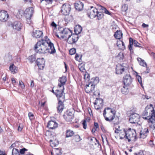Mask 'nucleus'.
I'll use <instances>...</instances> for the list:
<instances>
[{
	"mask_svg": "<svg viewBox=\"0 0 155 155\" xmlns=\"http://www.w3.org/2000/svg\"><path fill=\"white\" fill-rule=\"evenodd\" d=\"M146 67V70L144 71V72L146 74L150 72V70L149 68L147 67V66Z\"/></svg>",
	"mask_w": 155,
	"mask_h": 155,
	"instance_id": "052dcab7",
	"label": "nucleus"
},
{
	"mask_svg": "<svg viewBox=\"0 0 155 155\" xmlns=\"http://www.w3.org/2000/svg\"><path fill=\"white\" fill-rule=\"evenodd\" d=\"M64 117L66 121L68 122L71 121L74 117V114L70 111H67L64 115Z\"/></svg>",
	"mask_w": 155,
	"mask_h": 155,
	"instance_id": "2eb2a0df",
	"label": "nucleus"
},
{
	"mask_svg": "<svg viewBox=\"0 0 155 155\" xmlns=\"http://www.w3.org/2000/svg\"><path fill=\"white\" fill-rule=\"evenodd\" d=\"M12 155H20L18 150L16 148H13L12 151Z\"/></svg>",
	"mask_w": 155,
	"mask_h": 155,
	"instance_id": "4c0bfd02",
	"label": "nucleus"
},
{
	"mask_svg": "<svg viewBox=\"0 0 155 155\" xmlns=\"http://www.w3.org/2000/svg\"><path fill=\"white\" fill-rule=\"evenodd\" d=\"M27 59L31 63H32L36 60V58L35 55V54H33L30 55L28 58Z\"/></svg>",
	"mask_w": 155,
	"mask_h": 155,
	"instance_id": "2f4dec72",
	"label": "nucleus"
},
{
	"mask_svg": "<svg viewBox=\"0 0 155 155\" xmlns=\"http://www.w3.org/2000/svg\"><path fill=\"white\" fill-rule=\"evenodd\" d=\"M95 102L94 103V105H99V104H100V106H102L103 105V100L101 98H97Z\"/></svg>",
	"mask_w": 155,
	"mask_h": 155,
	"instance_id": "473e14b6",
	"label": "nucleus"
},
{
	"mask_svg": "<svg viewBox=\"0 0 155 155\" xmlns=\"http://www.w3.org/2000/svg\"><path fill=\"white\" fill-rule=\"evenodd\" d=\"M94 126L95 127H95L96 128H97L99 126L98 123L97 122H94Z\"/></svg>",
	"mask_w": 155,
	"mask_h": 155,
	"instance_id": "e2e57ef3",
	"label": "nucleus"
},
{
	"mask_svg": "<svg viewBox=\"0 0 155 155\" xmlns=\"http://www.w3.org/2000/svg\"><path fill=\"white\" fill-rule=\"evenodd\" d=\"M4 59L6 62H10L12 60V56L10 54L8 53L5 55Z\"/></svg>",
	"mask_w": 155,
	"mask_h": 155,
	"instance_id": "7c9ffc66",
	"label": "nucleus"
},
{
	"mask_svg": "<svg viewBox=\"0 0 155 155\" xmlns=\"http://www.w3.org/2000/svg\"><path fill=\"white\" fill-rule=\"evenodd\" d=\"M22 27V24L19 21H15L12 25L13 28L17 31L20 30Z\"/></svg>",
	"mask_w": 155,
	"mask_h": 155,
	"instance_id": "5701e85b",
	"label": "nucleus"
},
{
	"mask_svg": "<svg viewBox=\"0 0 155 155\" xmlns=\"http://www.w3.org/2000/svg\"><path fill=\"white\" fill-rule=\"evenodd\" d=\"M82 124L83 125V128L85 129L87 128V125L86 124V120H84L83 121Z\"/></svg>",
	"mask_w": 155,
	"mask_h": 155,
	"instance_id": "8fccbe9b",
	"label": "nucleus"
},
{
	"mask_svg": "<svg viewBox=\"0 0 155 155\" xmlns=\"http://www.w3.org/2000/svg\"><path fill=\"white\" fill-rule=\"evenodd\" d=\"M89 139H90V141H93V140L96 141H97V142H98V140L95 138L93 137V138H92L91 137Z\"/></svg>",
	"mask_w": 155,
	"mask_h": 155,
	"instance_id": "bf43d9fd",
	"label": "nucleus"
},
{
	"mask_svg": "<svg viewBox=\"0 0 155 155\" xmlns=\"http://www.w3.org/2000/svg\"><path fill=\"white\" fill-rule=\"evenodd\" d=\"M99 81V78L97 77L92 78L91 81L88 83V84L86 85L85 89V92L87 93H89L92 92L95 87L96 84Z\"/></svg>",
	"mask_w": 155,
	"mask_h": 155,
	"instance_id": "39448f33",
	"label": "nucleus"
},
{
	"mask_svg": "<svg viewBox=\"0 0 155 155\" xmlns=\"http://www.w3.org/2000/svg\"><path fill=\"white\" fill-rule=\"evenodd\" d=\"M64 101L58 100V106L57 107L58 113H60L62 111L64 107L63 102Z\"/></svg>",
	"mask_w": 155,
	"mask_h": 155,
	"instance_id": "412c9836",
	"label": "nucleus"
},
{
	"mask_svg": "<svg viewBox=\"0 0 155 155\" xmlns=\"http://www.w3.org/2000/svg\"><path fill=\"white\" fill-rule=\"evenodd\" d=\"M43 33L42 31L38 30H34L32 34V36L36 38H39L42 37Z\"/></svg>",
	"mask_w": 155,
	"mask_h": 155,
	"instance_id": "6ab92c4d",
	"label": "nucleus"
},
{
	"mask_svg": "<svg viewBox=\"0 0 155 155\" xmlns=\"http://www.w3.org/2000/svg\"><path fill=\"white\" fill-rule=\"evenodd\" d=\"M19 86H21L22 89H24L25 88V86L24 83L21 80L19 81Z\"/></svg>",
	"mask_w": 155,
	"mask_h": 155,
	"instance_id": "de8ad7c7",
	"label": "nucleus"
},
{
	"mask_svg": "<svg viewBox=\"0 0 155 155\" xmlns=\"http://www.w3.org/2000/svg\"><path fill=\"white\" fill-rule=\"evenodd\" d=\"M140 117L139 115L137 114H132L130 116L129 121L132 124L137 123L139 120Z\"/></svg>",
	"mask_w": 155,
	"mask_h": 155,
	"instance_id": "4468645a",
	"label": "nucleus"
},
{
	"mask_svg": "<svg viewBox=\"0 0 155 155\" xmlns=\"http://www.w3.org/2000/svg\"><path fill=\"white\" fill-rule=\"evenodd\" d=\"M0 155H6L5 152L0 150Z\"/></svg>",
	"mask_w": 155,
	"mask_h": 155,
	"instance_id": "69168bd1",
	"label": "nucleus"
},
{
	"mask_svg": "<svg viewBox=\"0 0 155 155\" xmlns=\"http://www.w3.org/2000/svg\"><path fill=\"white\" fill-rule=\"evenodd\" d=\"M50 144L52 147H55L56 146V144L54 143L51 142H53V140H50Z\"/></svg>",
	"mask_w": 155,
	"mask_h": 155,
	"instance_id": "864d4df0",
	"label": "nucleus"
},
{
	"mask_svg": "<svg viewBox=\"0 0 155 155\" xmlns=\"http://www.w3.org/2000/svg\"><path fill=\"white\" fill-rule=\"evenodd\" d=\"M84 78L85 81H88L90 79V75L89 74L86 72L85 74L84 75Z\"/></svg>",
	"mask_w": 155,
	"mask_h": 155,
	"instance_id": "ea45409f",
	"label": "nucleus"
},
{
	"mask_svg": "<svg viewBox=\"0 0 155 155\" xmlns=\"http://www.w3.org/2000/svg\"><path fill=\"white\" fill-rule=\"evenodd\" d=\"M74 134L73 131L71 130H68L66 131L65 137H72Z\"/></svg>",
	"mask_w": 155,
	"mask_h": 155,
	"instance_id": "c756f323",
	"label": "nucleus"
},
{
	"mask_svg": "<svg viewBox=\"0 0 155 155\" xmlns=\"http://www.w3.org/2000/svg\"><path fill=\"white\" fill-rule=\"evenodd\" d=\"M119 44L120 45V44H121L123 46L122 48L121 49L123 50H124L125 48V45L124 42L122 41H119Z\"/></svg>",
	"mask_w": 155,
	"mask_h": 155,
	"instance_id": "603ef678",
	"label": "nucleus"
},
{
	"mask_svg": "<svg viewBox=\"0 0 155 155\" xmlns=\"http://www.w3.org/2000/svg\"><path fill=\"white\" fill-rule=\"evenodd\" d=\"M142 26L143 28H147L148 26V25L145 23H143L142 25Z\"/></svg>",
	"mask_w": 155,
	"mask_h": 155,
	"instance_id": "338daca9",
	"label": "nucleus"
},
{
	"mask_svg": "<svg viewBox=\"0 0 155 155\" xmlns=\"http://www.w3.org/2000/svg\"><path fill=\"white\" fill-rule=\"evenodd\" d=\"M69 53L71 55L74 54L76 53V49L74 48L70 49L69 51Z\"/></svg>",
	"mask_w": 155,
	"mask_h": 155,
	"instance_id": "37998d69",
	"label": "nucleus"
},
{
	"mask_svg": "<svg viewBox=\"0 0 155 155\" xmlns=\"http://www.w3.org/2000/svg\"><path fill=\"white\" fill-rule=\"evenodd\" d=\"M37 65L40 69H43L45 66V61L43 58H38L36 61Z\"/></svg>",
	"mask_w": 155,
	"mask_h": 155,
	"instance_id": "f3484780",
	"label": "nucleus"
},
{
	"mask_svg": "<svg viewBox=\"0 0 155 155\" xmlns=\"http://www.w3.org/2000/svg\"><path fill=\"white\" fill-rule=\"evenodd\" d=\"M128 9V5L127 4H124L122 5L121 10L122 12H126Z\"/></svg>",
	"mask_w": 155,
	"mask_h": 155,
	"instance_id": "58836bf2",
	"label": "nucleus"
},
{
	"mask_svg": "<svg viewBox=\"0 0 155 155\" xmlns=\"http://www.w3.org/2000/svg\"><path fill=\"white\" fill-rule=\"evenodd\" d=\"M93 94L94 95H98V96H99L100 95V92L99 90L95 91V92H94L93 93Z\"/></svg>",
	"mask_w": 155,
	"mask_h": 155,
	"instance_id": "4d7b16f0",
	"label": "nucleus"
},
{
	"mask_svg": "<svg viewBox=\"0 0 155 155\" xmlns=\"http://www.w3.org/2000/svg\"><path fill=\"white\" fill-rule=\"evenodd\" d=\"M35 50L36 52L41 54L49 53L53 54L56 52L54 44L49 39L38 41L35 46Z\"/></svg>",
	"mask_w": 155,
	"mask_h": 155,
	"instance_id": "f257e3e1",
	"label": "nucleus"
},
{
	"mask_svg": "<svg viewBox=\"0 0 155 155\" xmlns=\"http://www.w3.org/2000/svg\"><path fill=\"white\" fill-rule=\"evenodd\" d=\"M128 65L127 64L123 63L122 64H118L116 68V73L121 74L128 69Z\"/></svg>",
	"mask_w": 155,
	"mask_h": 155,
	"instance_id": "0eeeda50",
	"label": "nucleus"
},
{
	"mask_svg": "<svg viewBox=\"0 0 155 155\" xmlns=\"http://www.w3.org/2000/svg\"><path fill=\"white\" fill-rule=\"evenodd\" d=\"M64 89V87L62 90H57L55 91L56 93H55V94L58 98V100L65 101V94H63Z\"/></svg>",
	"mask_w": 155,
	"mask_h": 155,
	"instance_id": "ddd939ff",
	"label": "nucleus"
},
{
	"mask_svg": "<svg viewBox=\"0 0 155 155\" xmlns=\"http://www.w3.org/2000/svg\"><path fill=\"white\" fill-rule=\"evenodd\" d=\"M82 31V28L80 25H77L74 28V31L75 33V35H77L80 33Z\"/></svg>",
	"mask_w": 155,
	"mask_h": 155,
	"instance_id": "bb28decb",
	"label": "nucleus"
},
{
	"mask_svg": "<svg viewBox=\"0 0 155 155\" xmlns=\"http://www.w3.org/2000/svg\"><path fill=\"white\" fill-rule=\"evenodd\" d=\"M142 117L145 120H148L149 122L153 123L155 121V110L153 109V106L150 104V106H147L143 111Z\"/></svg>",
	"mask_w": 155,
	"mask_h": 155,
	"instance_id": "f03ea898",
	"label": "nucleus"
},
{
	"mask_svg": "<svg viewBox=\"0 0 155 155\" xmlns=\"http://www.w3.org/2000/svg\"><path fill=\"white\" fill-rule=\"evenodd\" d=\"M137 61L143 67L147 66V63L145 62L144 60L142 59L141 58H137Z\"/></svg>",
	"mask_w": 155,
	"mask_h": 155,
	"instance_id": "f704fd0d",
	"label": "nucleus"
},
{
	"mask_svg": "<svg viewBox=\"0 0 155 155\" xmlns=\"http://www.w3.org/2000/svg\"><path fill=\"white\" fill-rule=\"evenodd\" d=\"M137 79V80L138 82L141 85L142 87L143 86V84L142 82V80L141 77L139 75H137L136 76Z\"/></svg>",
	"mask_w": 155,
	"mask_h": 155,
	"instance_id": "79ce46f5",
	"label": "nucleus"
},
{
	"mask_svg": "<svg viewBox=\"0 0 155 155\" xmlns=\"http://www.w3.org/2000/svg\"><path fill=\"white\" fill-rule=\"evenodd\" d=\"M58 124L55 121L50 120L48 123L47 127L50 129H53L58 127Z\"/></svg>",
	"mask_w": 155,
	"mask_h": 155,
	"instance_id": "4be33fe9",
	"label": "nucleus"
},
{
	"mask_svg": "<svg viewBox=\"0 0 155 155\" xmlns=\"http://www.w3.org/2000/svg\"><path fill=\"white\" fill-rule=\"evenodd\" d=\"M28 117L31 120H32L34 118V115L31 112H29L28 114Z\"/></svg>",
	"mask_w": 155,
	"mask_h": 155,
	"instance_id": "49530a36",
	"label": "nucleus"
},
{
	"mask_svg": "<svg viewBox=\"0 0 155 155\" xmlns=\"http://www.w3.org/2000/svg\"><path fill=\"white\" fill-rule=\"evenodd\" d=\"M98 12L97 9L94 7L91 6L87 10V15L90 18L96 17V14Z\"/></svg>",
	"mask_w": 155,
	"mask_h": 155,
	"instance_id": "9d476101",
	"label": "nucleus"
},
{
	"mask_svg": "<svg viewBox=\"0 0 155 155\" xmlns=\"http://www.w3.org/2000/svg\"><path fill=\"white\" fill-rule=\"evenodd\" d=\"M58 34L56 35L57 37L60 39L65 38V39H67L68 36L72 33V31L67 28H58Z\"/></svg>",
	"mask_w": 155,
	"mask_h": 155,
	"instance_id": "7ed1b4c3",
	"label": "nucleus"
},
{
	"mask_svg": "<svg viewBox=\"0 0 155 155\" xmlns=\"http://www.w3.org/2000/svg\"><path fill=\"white\" fill-rule=\"evenodd\" d=\"M128 89L127 85H124V86H123V87L121 89V91L122 94H127L128 92Z\"/></svg>",
	"mask_w": 155,
	"mask_h": 155,
	"instance_id": "c9c22d12",
	"label": "nucleus"
},
{
	"mask_svg": "<svg viewBox=\"0 0 155 155\" xmlns=\"http://www.w3.org/2000/svg\"><path fill=\"white\" fill-rule=\"evenodd\" d=\"M81 56L79 57V55L78 54H76L75 58L76 60L80 62L81 60Z\"/></svg>",
	"mask_w": 155,
	"mask_h": 155,
	"instance_id": "a18cd8bd",
	"label": "nucleus"
},
{
	"mask_svg": "<svg viewBox=\"0 0 155 155\" xmlns=\"http://www.w3.org/2000/svg\"><path fill=\"white\" fill-rule=\"evenodd\" d=\"M58 81L59 83L58 84V86L59 87H61L65 84L66 81V77L63 76L60 78L58 80Z\"/></svg>",
	"mask_w": 155,
	"mask_h": 155,
	"instance_id": "b1692460",
	"label": "nucleus"
},
{
	"mask_svg": "<svg viewBox=\"0 0 155 155\" xmlns=\"http://www.w3.org/2000/svg\"><path fill=\"white\" fill-rule=\"evenodd\" d=\"M132 81V79L130 75L127 74L124 77L123 82L125 85H128L130 84Z\"/></svg>",
	"mask_w": 155,
	"mask_h": 155,
	"instance_id": "a211bd4d",
	"label": "nucleus"
},
{
	"mask_svg": "<svg viewBox=\"0 0 155 155\" xmlns=\"http://www.w3.org/2000/svg\"><path fill=\"white\" fill-rule=\"evenodd\" d=\"M100 12H97L96 14V17H97L98 20L101 19L104 17V15L102 11L100 10Z\"/></svg>",
	"mask_w": 155,
	"mask_h": 155,
	"instance_id": "72a5a7b5",
	"label": "nucleus"
},
{
	"mask_svg": "<svg viewBox=\"0 0 155 155\" xmlns=\"http://www.w3.org/2000/svg\"><path fill=\"white\" fill-rule=\"evenodd\" d=\"M84 5L83 3L79 2L78 3H75V7L77 10L80 11L83 9Z\"/></svg>",
	"mask_w": 155,
	"mask_h": 155,
	"instance_id": "393cba45",
	"label": "nucleus"
},
{
	"mask_svg": "<svg viewBox=\"0 0 155 155\" xmlns=\"http://www.w3.org/2000/svg\"><path fill=\"white\" fill-rule=\"evenodd\" d=\"M78 36L77 35L72 34V33H71L67 38V42L69 44H74L78 41Z\"/></svg>",
	"mask_w": 155,
	"mask_h": 155,
	"instance_id": "9b49d317",
	"label": "nucleus"
},
{
	"mask_svg": "<svg viewBox=\"0 0 155 155\" xmlns=\"http://www.w3.org/2000/svg\"><path fill=\"white\" fill-rule=\"evenodd\" d=\"M79 68L80 70L82 72H84L85 71V69L84 65H82L81 64L79 65Z\"/></svg>",
	"mask_w": 155,
	"mask_h": 155,
	"instance_id": "a19ab883",
	"label": "nucleus"
},
{
	"mask_svg": "<svg viewBox=\"0 0 155 155\" xmlns=\"http://www.w3.org/2000/svg\"><path fill=\"white\" fill-rule=\"evenodd\" d=\"M34 86V81L33 80H31V84L30 86L31 87H33Z\"/></svg>",
	"mask_w": 155,
	"mask_h": 155,
	"instance_id": "0e129e2a",
	"label": "nucleus"
},
{
	"mask_svg": "<svg viewBox=\"0 0 155 155\" xmlns=\"http://www.w3.org/2000/svg\"><path fill=\"white\" fill-rule=\"evenodd\" d=\"M11 80L12 81V83L14 85H15L16 83V81L14 78H12L11 79Z\"/></svg>",
	"mask_w": 155,
	"mask_h": 155,
	"instance_id": "13d9d810",
	"label": "nucleus"
},
{
	"mask_svg": "<svg viewBox=\"0 0 155 155\" xmlns=\"http://www.w3.org/2000/svg\"><path fill=\"white\" fill-rule=\"evenodd\" d=\"M123 34L120 31H117L114 35V37L117 39H120L122 37Z\"/></svg>",
	"mask_w": 155,
	"mask_h": 155,
	"instance_id": "a878e982",
	"label": "nucleus"
},
{
	"mask_svg": "<svg viewBox=\"0 0 155 155\" xmlns=\"http://www.w3.org/2000/svg\"><path fill=\"white\" fill-rule=\"evenodd\" d=\"M71 6L68 4L63 5L61 7V12L65 16L69 15L71 10Z\"/></svg>",
	"mask_w": 155,
	"mask_h": 155,
	"instance_id": "1a4fd4ad",
	"label": "nucleus"
},
{
	"mask_svg": "<svg viewBox=\"0 0 155 155\" xmlns=\"http://www.w3.org/2000/svg\"><path fill=\"white\" fill-rule=\"evenodd\" d=\"M102 106H101L99 105H95V108L97 110H98L101 108Z\"/></svg>",
	"mask_w": 155,
	"mask_h": 155,
	"instance_id": "5fc2aeb1",
	"label": "nucleus"
},
{
	"mask_svg": "<svg viewBox=\"0 0 155 155\" xmlns=\"http://www.w3.org/2000/svg\"><path fill=\"white\" fill-rule=\"evenodd\" d=\"M100 10L102 11V12H103V13H104L110 15H111V13L107 10L105 7L103 6H101Z\"/></svg>",
	"mask_w": 155,
	"mask_h": 155,
	"instance_id": "e433bc0d",
	"label": "nucleus"
},
{
	"mask_svg": "<svg viewBox=\"0 0 155 155\" xmlns=\"http://www.w3.org/2000/svg\"><path fill=\"white\" fill-rule=\"evenodd\" d=\"M26 150H27L25 148H22L20 150L19 152L21 154H24L25 151Z\"/></svg>",
	"mask_w": 155,
	"mask_h": 155,
	"instance_id": "3c124183",
	"label": "nucleus"
},
{
	"mask_svg": "<svg viewBox=\"0 0 155 155\" xmlns=\"http://www.w3.org/2000/svg\"><path fill=\"white\" fill-rule=\"evenodd\" d=\"M115 113L113 109L109 107L105 109L103 111V115L107 121L110 122L112 121L114 118Z\"/></svg>",
	"mask_w": 155,
	"mask_h": 155,
	"instance_id": "20e7f679",
	"label": "nucleus"
},
{
	"mask_svg": "<svg viewBox=\"0 0 155 155\" xmlns=\"http://www.w3.org/2000/svg\"><path fill=\"white\" fill-rule=\"evenodd\" d=\"M133 44L135 47H141L139 46L140 44L136 40H134L131 38H130L129 43L128 46V48L131 53L133 52V49L132 48Z\"/></svg>",
	"mask_w": 155,
	"mask_h": 155,
	"instance_id": "f8f14e48",
	"label": "nucleus"
},
{
	"mask_svg": "<svg viewBox=\"0 0 155 155\" xmlns=\"http://www.w3.org/2000/svg\"><path fill=\"white\" fill-rule=\"evenodd\" d=\"M51 25L53 27H56L57 26L56 24L54 21H52L51 24Z\"/></svg>",
	"mask_w": 155,
	"mask_h": 155,
	"instance_id": "680f3d73",
	"label": "nucleus"
},
{
	"mask_svg": "<svg viewBox=\"0 0 155 155\" xmlns=\"http://www.w3.org/2000/svg\"><path fill=\"white\" fill-rule=\"evenodd\" d=\"M75 139L76 142H79L81 140L80 137L78 135H76L75 136Z\"/></svg>",
	"mask_w": 155,
	"mask_h": 155,
	"instance_id": "c03bdc74",
	"label": "nucleus"
},
{
	"mask_svg": "<svg viewBox=\"0 0 155 155\" xmlns=\"http://www.w3.org/2000/svg\"><path fill=\"white\" fill-rule=\"evenodd\" d=\"M9 15L6 11L4 10H1L0 11V20L1 21L5 22L8 19Z\"/></svg>",
	"mask_w": 155,
	"mask_h": 155,
	"instance_id": "dca6fc26",
	"label": "nucleus"
},
{
	"mask_svg": "<svg viewBox=\"0 0 155 155\" xmlns=\"http://www.w3.org/2000/svg\"><path fill=\"white\" fill-rule=\"evenodd\" d=\"M88 111L89 112V114L90 115H91V114H92V111H91V109L90 108H88Z\"/></svg>",
	"mask_w": 155,
	"mask_h": 155,
	"instance_id": "774afa93",
	"label": "nucleus"
},
{
	"mask_svg": "<svg viewBox=\"0 0 155 155\" xmlns=\"http://www.w3.org/2000/svg\"><path fill=\"white\" fill-rule=\"evenodd\" d=\"M126 139L128 142L131 140H134L137 138V134L135 130L134 129L129 128L126 130Z\"/></svg>",
	"mask_w": 155,
	"mask_h": 155,
	"instance_id": "423d86ee",
	"label": "nucleus"
},
{
	"mask_svg": "<svg viewBox=\"0 0 155 155\" xmlns=\"http://www.w3.org/2000/svg\"><path fill=\"white\" fill-rule=\"evenodd\" d=\"M149 133V130L147 128H142L140 133V138L144 139L146 137Z\"/></svg>",
	"mask_w": 155,
	"mask_h": 155,
	"instance_id": "aec40b11",
	"label": "nucleus"
},
{
	"mask_svg": "<svg viewBox=\"0 0 155 155\" xmlns=\"http://www.w3.org/2000/svg\"><path fill=\"white\" fill-rule=\"evenodd\" d=\"M9 70L11 72L14 74L16 73L17 71V68L13 64L10 66Z\"/></svg>",
	"mask_w": 155,
	"mask_h": 155,
	"instance_id": "cd10ccee",
	"label": "nucleus"
},
{
	"mask_svg": "<svg viewBox=\"0 0 155 155\" xmlns=\"http://www.w3.org/2000/svg\"><path fill=\"white\" fill-rule=\"evenodd\" d=\"M126 130L124 129L120 132L119 133V136L120 139H123L124 138L126 139Z\"/></svg>",
	"mask_w": 155,
	"mask_h": 155,
	"instance_id": "c85d7f7f",
	"label": "nucleus"
},
{
	"mask_svg": "<svg viewBox=\"0 0 155 155\" xmlns=\"http://www.w3.org/2000/svg\"><path fill=\"white\" fill-rule=\"evenodd\" d=\"M118 57L120 60H123L124 58V54L123 53L120 52L118 54Z\"/></svg>",
	"mask_w": 155,
	"mask_h": 155,
	"instance_id": "09e8293b",
	"label": "nucleus"
},
{
	"mask_svg": "<svg viewBox=\"0 0 155 155\" xmlns=\"http://www.w3.org/2000/svg\"><path fill=\"white\" fill-rule=\"evenodd\" d=\"M122 130H120L119 128H116V130H115V133L117 134H119Z\"/></svg>",
	"mask_w": 155,
	"mask_h": 155,
	"instance_id": "6e6d98bb",
	"label": "nucleus"
},
{
	"mask_svg": "<svg viewBox=\"0 0 155 155\" xmlns=\"http://www.w3.org/2000/svg\"><path fill=\"white\" fill-rule=\"evenodd\" d=\"M34 9L32 7L26 8L25 11V15L28 23L31 22L30 20L34 13Z\"/></svg>",
	"mask_w": 155,
	"mask_h": 155,
	"instance_id": "6e6552de",
	"label": "nucleus"
}]
</instances>
